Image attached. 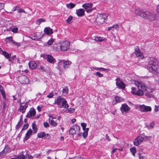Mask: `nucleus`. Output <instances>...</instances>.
Instances as JSON below:
<instances>
[{"mask_svg": "<svg viewBox=\"0 0 159 159\" xmlns=\"http://www.w3.org/2000/svg\"><path fill=\"white\" fill-rule=\"evenodd\" d=\"M135 84L137 87V89L132 87L131 88V93L139 96L143 95L145 92L147 90L148 88L147 86L145 85L144 83L141 82L137 81Z\"/></svg>", "mask_w": 159, "mask_h": 159, "instance_id": "f257e3e1", "label": "nucleus"}, {"mask_svg": "<svg viewBox=\"0 0 159 159\" xmlns=\"http://www.w3.org/2000/svg\"><path fill=\"white\" fill-rule=\"evenodd\" d=\"M158 62V60L153 57H151L148 60L147 68L151 73L157 74Z\"/></svg>", "mask_w": 159, "mask_h": 159, "instance_id": "f03ea898", "label": "nucleus"}, {"mask_svg": "<svg viewBox=\"0 0 159 159\" xmlns=\"http://www.w3.org/2000/svg\"><path fill=\"white\" fill-rule=\"evenodd\" d=\"M54 103L57 105L60 108L67 109L69 107L66 100L61 96H58L55 99Z\"/></svg>", "mask_w": 159, "mask_h": 159, "instance_id": "7ed1b4c3", "label": "nucleus"}, {"mask_svg": "<svg viewBox=\"0 0 159 159\" xmlns=\"http://www.w3.org/2000/svg\"><path fill=\"white\" fill-rule=\"evenodd\" d=\"M142 16V18L144 19L151 21L155 20L157 18L156 15L154 12L148 10H144L143 11V16Z\"/></svg>", "mask_w": 159, "mask_h": 159, "instance_id": "20e7f679", "label": "nucleus"}, {"mask_svg": "<svg viewBox=\"0 0 159 159\" xmlns=\"http://www.w3.org/2000/svg\"><path fill=\"white\" fill-rule=\"evenodd\" d=\"M80 128L76 125H73L69 131V134L74 135L76 134L79 136H81V134L80 133Z\"/></svg>", "mask_w": 159, "mask_h": 159, "instance_id": "39448f33", "label": "nucleus"}, {"mask_svg": "<svg viewBox=\"0 0 159 159\" xmlns=\"http://www.w3.org/2000/svg\"><path fill=\"white\" fill-rule=\"evenodd\" d=\"M148 138V137L147 136L143 137L141 135H139L133 141L134 144L135 146H138L143 141L145 138L146 139Z\"/></svg>", "mask_w": 159, "mask_h": 159, "instance_id": "423d86ee", "label": "nucleus"}, {"mask_svg": "<svg viewBox=\"0 0 159 159\" xmlns=\"http://www.w3.org/2000/svg\"><path fill=\"white\" fill-rule=\"evenodd\" d=\"M107 16L106 14H100L98 15L96 19V20L99 24H103L106 19L107 18Z\"/></svg>", "mask_w": 159, "mask_h": 159, "instance_id": "0eeeda50", "label": "nucleus"}, {"mask_svg": "<svg viewBox=\"0 0 159 159\" xmlns=\"http://www.w3.org/2000/svg\"><path fill=\"white\" fill-rule=\"evenodd\" d=\"M70 43L68 41L62 42L61 44V51H65L69 48Z\"/></svg>", "mask_w": 159, "mask_h": 159, "instance_id": "6e6552de", "label": "nucleus"}, {"mask_svg": "<svg viewBox=\"0 0 159 159\" xmlns=\"http://www.w3.org/2000/svg\"><path fill=\"white\" fill-rule=\"evenodd\" d=\"M19 81L22 84H26L29 82L28 77L25 75H21L18 77Z\"/></svg>", "mask_w": 159, "mask_h": 159, "instance_id": "1a4fd4ad", "label": "nucleus"}, {"mask_svg": "<svg viewBox=\"0 0 159 159\" xmlns=\"http://www.w3.org/2000/svg\"><path fill=\"white\" fill-rule=\"evenodd\" d=\"M71 63V62L69 61H65L64 60H61L59 62L58 64L59 66L63 64V67L64 69L68 68Z\"/></svg>", "mask_w": 159, "mask_h": 159, "instance_id": "9d476101", "label": "nucleus"}, {"mask_svg": "<svg viewBox=\"0 0 159 159\" xmlns=\"http://www.w3.org/2000/svg\"><path fill=\"white\" fill-rule=\"evenodd\" d=\"M93 4L90 3H86L82 5V7L85 10L87 13H89L93 10Z\"/></svg>", "mask_w": 159, "mask_h": 159, "instance_id": "9b49d317", "label": "nucleus"}, {"mask_svg": "<svg viewBox=\"0 0 159 159\" xmlns=\"http://www.w3.org/2000/svg\"><path fill=\"white\" fill-rule=\"evenodd\" d=\"M139 110L142 112H145L150 111L152 110V108L150 106H146L144 105H140L139 106Z\"/></svg>", "mask_w": 159, "mask_h": 159, "instance_id": "f8f14e48", "label": "nucleus"}, {"mask_svg": "<svg viewBox=\"0 0 159 159\" xmlns=\"http://www.w3.org/2000/svg\"><path fill=\"white\" fill-rule=\"evenodd\" d=\"M116 86L120 89H124L125 88V86L124 83L120 80L119 78H116Z\"/></svg>", "mask_w": 159, "mask_h": 159, "instance_id": "ddd939ff", "label": "nucleus"}, {"mask_svg": "<svg viewBox=\"0 0 159 159\" xmlns=\"http://www.w3.org/2000/svg\"><path fill=\"white\" fill-rule=\"evenodd\" d=\"M38 137L39 138H44V139H49L50 138V135L49 134H45L44 132H41L38 133L37 134Z\"/></svg>", "mask_w": 159, "mask_h": 159, "instance_id": "4468645a", "label": "nucleus"}, {"mask_svg": "<svg viewBox=\"0 0 159 159\" xmlns=\"http://www.w3.org/2000/svg\"><path fill=\"white\" fill-rule=\"evenodd\" d=\"M134 53L137 57H140L142 58H144L143 53L139 50V48L138 46H136L135 48Z\"/></svg>", "mask_w": 159, "mask_h": 159, "instance_id": "2eb2a0df", "label": "nucleus"}, {"mask_svg": "<svg viewBox=\"0 0 159 159\" xmlns=\"http://www.w3.org/2000/svg\"><path fill=\"white\" fill-rule=\"evenodd\" d=\"M130 107L125 103L122 104L120 108V110L122 113L124 112H128L130 110Z\"/></svg>", "mask_w": 159, "mask_h": 159, "instance_id": "dca6fc26", "label": "nucleus"}, {"mask_svg": "<svg viewBox=\"0 0 159 159\" xmlns=\"http://www.w3.org/2000/svg\"><path fill=\"white\" fill-rule=\"evenodd\" d=\"M28 107V104L24 103H20L19 108V111L22 113H24L26 109Z\"/></svg>", "mask_w": 159, "mask_h": 159, "instance_id": "f3484780", "label": "nucleus"}, {"mask_svg": "<svg viewBox=\"0 0 159 159\" xmlns=\"http://www.w3.org/2000/svg\"><path fill=\"white\" fill-rule=\"evenodd\" d=\"M36 112L34 108H32L30 109L29 111L27 113L26 117L30 118L31 117L34 116L36 115Z\"/></svg>", "mask_w": 159, "mask_h": 159, "instance_id": "a211bd4d", "label": "nucleus"}, {"mask_svg": "<svg viewBox=\"0 0 159 159\" xmlns=\"http://www.w3.org/2000/svg\"><path fill=\"white\" fill-rule=\"evenodd\" d=\"M46 58L47 61L50 63L54 64L56 61L55 59L51 55H46Z\"/></svg>", "mask_w": 159, "mask_h": 159, "instance_id": "6ab92c4d", "label": "nucleus"}, {"mask_svg": "<svg viewBox=\"0 0 159 159\" xmlns=\"http://www.w3.org/2000/svg\"><path fill=\"white\" fill-rule=\"evenodd\" d=\"M43 35L40 32H36L33 36V39L35 40H39L40 39L42 38Z\"/></svg>", "mask_w": 159, "mask_h": 159, "instance_id": "aec40b11", "label": "nucleus"}, {"mask_svg": "<svg viewBox=\"0 0 159 159\" xmlns=\"http://www.w3.org/2000/svg\"><path fill=\"white\" fill-rule=\"evenodd\" d=\"M32 131L31 129H29L27 132L25 137L24 139V140H27L29 139L32 134Z\"/></svg>", "mask_w": 159, "mask_h": 159, "instance_id": "412c9836", "label": "nucleus"}, {"mask_svg": "<svg viewBox=\"0 0 159 159\" xmlns=\"http://www.w3.org/2000/svg\"><path fill=\"white\" fill-rule=\"evenodd\" d=\"M76 14L78 16H82L84 15V11L83 9H80L76 10Z\"/></svg>", "mask_w": 159, "mask_h": 159, "instance_id": "4be33fe9", "label": "nucleus"}, {"mask_svg": "<svg viewBox=\"0 0 159 159\" xmlns=\"http://www.w3.org/2000/svg\"><path fill=\"white\" fill-rule=\"evenodd\" d=\"M123 98L118 96H116L115 97V99L113 102V105H115L117 103L120 102L122 101Z\"/></svg>", "mask_w": 159, "mask_h": 159, "instance_id": "5701e85b", "label": "nucleus"}, {"mask_svg": "<svg viewBox=\"0 0 159 159\" xmlns=\"http://www.w3.org/2000/svg\"><path fill=\"white\" fill-rule=\"evenodd\" d=\"M29 66L30 68L32 70L34 69L37 67V64L34 61H31L29 63Z\"/></svg>", "mask_w": 159, "mask_h": 159, "instance_id": "b1692460", "label": "nucleus"}, {"mask_svg": "<svg viewBox=\"0 0 159 159\" xmlns=\"http://www.w3.org/2000/svg\"><path fill=\"white\" fill-rule=\"evenodd\" d=\"M44 32L45 34H50L53 33L52 30L49 27H46L44 28Z\"/></svg>", "mask_w": 159, "mask_h": 159, "instance_id": "393cba45", "label": "nucleus"}, {"mask_svg": "<svg viewBox=\"0 0 159 159\" xmlns=\"http://www.w3.org/2000/svg\"><path fill=\"white\" fill-rule=\"evenodd\" d=\"M142 11L138 9H136L135 10L134 12L136 15L140 16L142 18V16H143V11Z\"/></svg>", "mask_w": 159, "mask_h": 159, "instance_id": "a878e982", "label": "nucleus"}, {"mask_svg": "<svg viewBox=\"0 0 159 159\" xmlns=\"http://www.w3.org/2000/svg\"><path fill=\"white\" fill-rule=\"evenodd\" d=\"M2 54L4 55L5 57L7 59H9V61H10L11 59H10V57L11 56V54H9L7 53L6 52L2 50Z\"/></svg>", "mask_w": 159, "mask_h": 159, "instance_id": "bb28decb", "label": "nucleus"}, {"mask_svg": "<svg viewBox=\"0 0 159 159\" xmlns=\"http://www.w3.org/2000/svg\"><path fill=\"white\" fill-rule=\"evenodd\" d=\"M53 48V49L56 51H61V45L60 44H54Z\"/></svg>", "mask_w": 159, "mask_h": 159, "instance_id": "cd10ccee", "label": "nucleus"}, {"mask_svg": "<svg viewBox=\"0 0 159 159\" xmlns=\"http://www.w3.org/2000/svg\"><path fill=\"white\" fill-rule=\"evenodd\" d=\"M92 68L95 70H99L101 71H108L110 70L108 69H105L102 67L98 68L93 67Z\"/></svg>", "mask_w": 159, "mask_h": 159, "instance_id": "c85d7f7f", "label": "nucleus"}, {"mask_svg": "<svg viewBox=\"0 0 159 159\" xmlns=\"http://www.w3.org/2000/svg\"><path fill=\"white\" fill-rule=\"evenodd\" d=\"M32 129H33L34 132L35 133H36L37 132V128L35 122L34 121L32 124Z\"/></svg>", "mask_w": 159, "mask_h": 159, "instance_id": "c756f323", "label": "nucleus"}, {"mask_svg": "<svg viewBox=\"0 0 159 159\" xmlns=\"http://www.w3.org/2000/svg\"><path fill=\"white\" fill-rule=\"evenodd\" d=\"M0 92L2 94L3 98L4 99H6L5 92L3 89L2 86L1 85H0Z\"/></svg>", "mask_w": 159, "mask_h": 159, "instance_id": "7c9ffc66", "label": "nucleus"}, {"mask_svg": "<svg viewBox=\"0 0 159 159\" xmlns=\"http://www.w3.org/2000/svg\"><path fill=\"white\" fill-rule=\"evenodd\" d=\"M66 6L69 9H71L75 7V4L72 3H70L69 4H66Z\"/></svg>", "mask_w": 159, "mask_h": 159, "instance_id": "2f4dec72", "label": "nucleus"}, {"mask_svg": "<svg viewBox=\"0 0 159 159\" xmlns=\"http://www.w3.org/2000/svg\"><path fill=\"white\" fill-rule=\"evenodd\" d=\"M22 118V117L21 116L20 121L18 122L17 125H16V130H18L19 129L21 126V125L22 124V123L20 122V121Z\"/></svg>", "mask_w": 159, "mask_h": 159, "instance_id": "473e14b6", "label": "nucleus"}, {"mask_svg": "<svg viewBox=\"0 0 159 159\" xmlns=\"http://www.w3.org/2000/svg\"><path fill=\"white\" fill-rule=\"evenodd\" d=\"M45 21V20L43 19L40 18L38 19L36 21V23L38 25H39L40 24L43 22H44Z\"/></svg>", "mask_w": 159, "mask_h": 159, "instance_id": "72a5a7b5", "label": "nucleus"}, {"mask_svg": "<svg viewBox=\"0 0 159 159\" xmlns=\"http://www.w3.org/2000/svg\"><path fill=\"white\" fill-rule=\"evenodd\" d=\"M130 151L131 152L132 155L134 156L136 153V149L135 147H133L130 148Z\"/></svg>", "mask_w": 159, "mask_h": 159, "instance_id": "f704fd0d", "label": "nucleus"}, {"mask_svg": "<svg viewBox=\"0 0 159 159\" xmlns=\"http://www.w3.org/2000/svg\"><path fill=\"white\" fill-rule=\"evenodd\" d=\"M16 158L17 159H26L25 156L23 154L17 156Z\"/></svg>", "mask_w": 159, "mask_h": 159, "instance_id": "c9c22d12", "label": "nucleus"}, {"mask_svg": "<svg viewBox=\"0 0 159 159\" xmlns=\"http://www.w3.org/2000/svg\"><path fill=\"white\" fill-rule=\"evenodd\" d=\"M10 149V148L8 145H6L3 150L7 153L8 152Z\"/></svg>", "mask_w": 159, "mask_h": 159, "instance_id": "e433bc0d", "label": "nucleus"}, {"mask_svg": "<svg viewBox=\"0 0 159 159\" xmlns=\"http://www.w3.org/2000/svg\"><path fill=\"white\" fill-rule=\"evenodd\" d=\"M54 41V39H49L48 42L47 43V44L49 46L52 45Z\"/></svg>", "mask_w": 159, "mask_h": 159, "instance_id": "4c0bfd02", "label": "nucleus"}, {"mask_svg": "<svg viewBox=\"0 0 159 159\" xmlns=\"http://www.w3.org/2000/svg\"><path fill=\"white\" fill-rule=\"evenodd\" d=\"M12 38L11 37H9L6 38L5 39V41L6 43L11 42L12 40Z\"/></svg>", "mask_w": 159, "mask_h": 159, "instance_id": "58836bf2", "label": "nucleus"}, {"mask_svg": "<svg viewBox=\"0 0 159 159\" xmlns=\"http://www.w3.org/2000/svg\"><path fill=\"white\" fill-rule=\"evenodd\" d=\"M72 18L73 17L71 16H69L66 20V22L68 24L70 23L71 21L72 20Z\"/></svg>", "mask_w": 159, "mask_h": 159, "instance_id": "ea45409f", "label": "nucleus"}, {"mask_svg": "<svg viewBox=\"0 0 159 159\" xmlns=\"http://www.w3.org/2000/svg\"><path fill=\"white\" fill-rule=\"evenodd\" d=\"M50 123L51 125L53 126H56L57 125V123L53 120H51Z\"/></svg>", "mask_w": 159, "mask_h": 159, "instance_id": "a19ab883", "label": "nucleus"}, {"mask_svg": "<svg viewBox=\"0 0 159 159\" xmlns=\"http://www.w3.org/2000/svg\"><path fill=\"white\" fill-rule=\"evenodd\" d=\"M67 109H68L67 111V112L69 113H74L75 111V109L73 108H70L69 109L68 108Z\"/></svg>", "mask_w": 159, "mask_h": 159, "instance_id": "79ce46f5", "label": "nucleus"}, {"mask_svg": "<svg viewBox=\"0 0 159 159\" xmlns=\"http://www.w3.org/2000/svg\"><path fill=\"white\" fill-rule=\"evenodd\" d=\"M103 40L102 38L100 37H96L94 39V40L96 41L100 42Z\"/></svg>", "mask_w": 159, "mask_h": 159, "instance_id": "37998d69", "label": "nucleus"}, {"mask_svg": "<svg viewBox=\"0 0 159 159\" xmlns=\"http://www.w3.org/2000/svg\"><path fill=\"white\" fill-rule=\"evenodd\" d=\"M12 43L14 44L15 45L17 46H20V43H16L15 41L13 40L11 41Z\"/></svg>", "mask_w": 159, "mask_h": 159, "instance_id": "c03bdc74", "label": "nucleus"}, {"mask_svg": "<svg viewBox=\"0 0 159 159\" xmlns=\"http://www.w3.org/2000/svg\"><path fill=\"white\" fill-rule=\"evenodd\" d=\"M28 126L29 125L28 123H27V124H25L22 128L21 131H22L23 130L27 129L28 128Z\"/></svg>", "mask_w": 159, "mask_h": 159, "instance_id": "a18cd8bd", "label": "nucleus"}, {"mask_svg": "<svg viewBox=\"0 0 159 159\" xmlns=\"http://www.w3.org/2000/svg\"><path fill=\"white\" fill-rule=\"evenodd\" d=\"M95 74L99 77H102L103 76V75L101 73L99 72H97Z\"/></svg>", "mask_w": 159, "mask_h": 159, "instance_id": "49530a36", "label": "nucleus"}, {"mask_svg": "<svg viewBox=\"0 0 159 159\" xmlns=\"http://www.w3.org/2000/svg\"><path fill=\"white\" fill-rule=\"evenodd\" d=\"M26 159H33V157L29 154H27L25 157Z\"/></svg>", "mask_w": 159, "mask_h": 159, "instance_id": "de8ad7c7", "label": "nucleus"}, {"mask_svg": "<svg viewBox=\"0 0 159 159\" xmlns=\"http://www.w3.org/2000/svg\"><path fill=\"white\" fill-rule=\"evenodd\" d=\"M6 154L7 153L3 150L0 152V157H2L3 156H5Z\"/></svg>", "mask_w": 159, "mask_h": 159, "instance_id": "09e8293b", "label": "nucleus"}, {"mask_svg": "<svg viewBox=\"0 0 159 159\" xmlns=\"http://www.w3.org/2000/svg\"><path fill=\"white\" fill-rule=\"evenodd\" d=\"M111 27H112V29L113 28L117 30L119 29V26L117 24L113 25Z\"/></svg>", "mask_w": 159, "mask_h": 159, "instance_id": "8fccbe9b", "label": "nucleus"}, {"mask_svg": "<svg viewBox=\"0 0 159 159\" xmlns=\"http://www.w3.org/2000/svg\"><path fill=\"white\" fill-rule=\"evenodd\" d=\"M62 92L64 93H68V89L67 88L65 87L63 89L62 91Z\"/></svg>", "mask_w": 159, "mask_h": 159, "instance_id": "3c124183", "label": "nucleus"}, {"mask_svg": "<svg viewBox=\"0 0 159 159\" xmlns=\"http://www.w3.org/2000/svg\"><path fill=\"white\" fill-rule=\"evenodd\" d=\"M54 96L53 93L52 92L50 93L47 96V97L49 98H52Z\"/></svg>", "mask_w": 159, "mask_h": 159, "instance_id": "603ef678", "label": "nucleus"}, {"mask_svg": "<svg viewBox=\"0 0 159 159\" xmlns=\"http://www.w3.org/2000/svg\"><path fill=\"white\" fill-rule=\"evenodd\" d=\"M88 132L84 131L82 135L84 138H85L87 137L88 135Z\"/></svg>", "mask_w": 159, "mask_h": 159, "instance_id": "864d4df0", "label": "nucleus"}, {"mask_svg": "<svg viewBox=\"0 0 159 159\" xmlns=\"http://www.w3.org/2000/svg\"><path fill=\"white\" fill-rule=\"evenodd\" d=\"M83 130H84L86 126V124L84 123H82L81 124Z\"/></svg>", "mask_w": 159, "mask_h": 159, "instance_id": "5fc2aeb1", "label": "nucleus"}, {"mask_svg": "<svg viewBox=\"0 0 159 159\" xmlns=\"http://www.w3.org/2000/svg\"><path fill=\"white\" fill-rule=\"evenodd\" d=\"M18 30V29L17 27H16L14 28H13L12 30L11 31L14 33H16Z\"/></svg>", "mask_w": 159, "mask_h": 159, "instance_id": "6e6d98bb", "label": "nucleus"}, {"mask_svg": "<svg viewBox=\"0 0 159 159\" xmlns=\"http://www.w3.org/2000/svg\"><path fill=\"white\" fill-rule=\"evenodd\" d=\"M18 12L19 13H22V12L24 13H26L25 11L23 9H20L18 10Z\"/></svg>", "mask_w": 159, "mask_h": 159, "instance_id": "4d7b16f0", "label": "nucleus"}, {"mask_svg": "<svg viewBox=\"0 0 159 159\" xmlns=\"http://www.w3.org/2000/svg\"><path fill=\"white\" fill-rule=\"evenodd\" d=\"M159 110V106L155 105V107L154 111H157Z\"/></svg>", "mask_w": 159, "mask_h": 159, "instance_id": "13d9d810", "label": "nucleus"}, {"mask_svg": "<svg viewBox=\"0 0 159 159\" xmlns=\"http://www.w3.org/2000/svg\"><path fill=\"white\" fill-rule=\"evenodd\" d=\"M43 125H44V126L45 128L48 127H49V125L48 123L47 122H44L43 123Z\"/></svg>", "mask_w": 159, "mask_h": 159, "instance_id": "bf43d9fd", "label": "nucleus"}, {"mask_svg": "<svg viewBox=\"0 0 159 159\" xmlns=\"http://www.w3.org/2000/svg\"><path fill=\"white\" fill-rule=\"evenodd\" d=\"M154 125L155 124L154 123H151L150 124L149 127L151 128H152L154 127Z\"/></svg>", "mask_w": 159, "mask_h": 159, "instance_id": "052dcab7", "label": "nucleus"}, {"mask_svg": "<svg viewBox=\"0 0 159 159\" xmlns=\"http://www.w3.org/2000/svg\"><path fill=\"white\" fill-rule=\"evenodd\" d=\"M4 4L3 3H0V10H1L4 8Z\"/></svg>", "mask_w": 159, "mask_h": 159, "instance_id": "680f3d73", "label": "nucleus"}, {"mask_svg": "<svg viewBox=\"0 0 159 159\" xmlns=\"http://www.w3.org/2000/svg\"><path fill=\"white\" fill-rule=\"evenodd\" d=\"M40 69L42 70L43 71H46V69H45V67L42 66H40Z\"/></svg>", "mask_w": 159, "mask_h": 159, "instance_id": "e2e57ef3", "label": "nucleus"}, {"mask_svg": "<svg viewBox=\"0 0 159 159\" xmlns=\"http://www.w3.org/2000/svg\"><path fill=\"white\" fill-rule=\"evenodd\" d=\"M106 139L108 141H110L111 140V139L108 136V134H106L105 136Z\"/></svg>", "mask_w": 159, "mask_h": 159, "instance_id": "0e129e2a", "label": "nucleus"}, {"mask_svg": "<svg viewBox=\"0 0 159 159\" xmlns=\"http://www.w3.org/2000/svg\"><path fill=\"white\" fill-rule=\"evenodd\" d=\"M139 159H144V157L143 156H141L140 153H139Z\"/></svg>", "mask_w": 159, "mask_h": 159, "instance_id": "69168bd1", "label": "nucleus"}, {"mask_svg": "<svg viewBox=\"0 0 159 159\" xmlns=\"http://www.w3.org/2000/svg\"><path fill=\"white\" fill-rule=\"evenodd\" d=\"M17 7H18V6H16V7H14L13 8V9H12V11H16V8H17Z\"/></svg>", "mask_w": 159, "mask_h": 159, "instance_id": "338daca9", "label": "nucleus"}, {"mask_svg": "<svg viewBox=\"0 0 159 159\" xmlns=\"http://www.w3.org/2000/svg\"><path fill=\"white\" fill-rule=\"evenodd\" d=\"M157 12L159 13V4L157 6Z\"/></svg>", "mask_w": 159, "mask_h": 159, "instance_id": "774afa93", "label": "nucleus"}]
</instances>
